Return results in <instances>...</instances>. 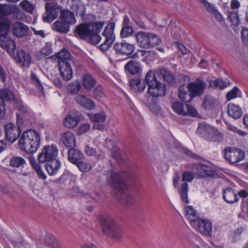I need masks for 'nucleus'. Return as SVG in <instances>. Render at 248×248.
Masks as SVG:
<instances>
[{
	"label": "nucleus",
	"instance_id": "64",
	"mask_svg": "<svg viewBox=\"0 0 248 248\" xmlns=\"http://www.w3.org/2000/svg\"><path fill=\"white\" fill-rule=\"evenodd\" d=\"M243 43L248 45V29H243L241 31Z\"/></svg>",
	"mask_w": 248,
	"mask_h": 248
},
{
	"label": "nucleus",
	"instance_id": "40",
	"mask_svg": "<svg viewBox=\"0 0 248 248\" xmlns=\"http://www.w3.org/2000/svg\"><path fill=\"white\" fill-rule=\"evenodd\" d=\"M230 81L227 79H226L225 80H223L221 79H217L215 80L210 81L209 83V86L215 89L223 90L230 85Z\"/></svg>",
	"mask_w": 248,
	"mask_h": 248
},
{
	"label": "nucleus",
	"instance_id": "22",
	"mask_svg": "<svg viewBox=\"0 0 248 248\" xmlns=\"http://www.w3.org/2000/svg\"><path fill=\"white\" fill-rule=\"evenodd\" d=\"M90 31L88 24H80L75 29V36L82 40H87L89 35L91 33Z\"/></svg>",
	"mask_w": 248,
	"mask_h": 248
},
{
	"label": "nucleus",
	"instance_id": "4",
	"mask_svg": "<svg viewBox=\"0 0 248 248\" xmlns=\"http://www.w3.org/2000/svg\"><path fill=\"white\" fill-rule=\"evenodd\" d=\"M133 174L127 172H115L111 171L110 172L108 184L114 188L120 191L123 190L126 187L125 180L128 178H132Z\"/></svg>",
	"mask_w": 248,
	"mask_h": 248
},
{
	"label": "nucleus",
	"instance_id": "8",
	"mask_svg": "<svg viewBox=\"0 0 248 248\" xmlns=\"http://www.w3.org/2000/svg\"><path fill=\"white\" fill-rule=\"evenodd\" d=\"M206 83L200 78H197L195 81L189 82L187 86L188 92L193 97L201 96L204 93Z\"/></svg>",
	"mask_w": 248,
	"mask_h": 248
},
{
	"label": "nucleus",
	"instance_id": "18",
	"mask_svg": "<svg viewBox=\"0 0 248 248\" xmlns=\"http://www.w3.org/2000/svg\"><path fill=\"white\" fill-rule=\"evenodd\" d=\"M10 30L14 35L20 38L25 36L29 31V27L22 22L16 21L11 23Z\"/></svg>",
	"mask_w": 248,
	"mask_h": 248
},
{
	"label": "nucleus",
	"instance_id": "32",
	"mask_svg": "<svg viewBox=\"0 0 248 248\" xmlns=\"http://www.w3.org/2000/svg\"><path fill=\"white\" fill-rule=\"evenodd\" d=\"M63 144L67 148H72L76 145V138L74 135L71 132L64 133L62 137Z\"/></svg>",
	"mask_w": 248,
	"mask_h": 248
},
{
	"label": "nucleus",
	"instance_id": "41",
	"mask_svg": "<svg viewBox=\"0 0 248 248\" xmlns=\"http://www.w3.org/2000/svg\"><path fill=\"white\" fill-rule=\"evenodd\" d=\"M0 99L5 103V101H11L15 99L14 92L8 89H0Z\"/></svg>",
	"mask_w": 248,
	"mask_h": 248
},
{
	"label": "nucleus",
	"instance_id": "61",
	"mask_svg": "<svg viewBox=\"0 0 248 248\" xmlns=\"http://www.w3.org/2000/svg\"><path fill=\"white\" fill-rule=\"evenodd\" d=\"M239 91L238 88L236 86L234 87L231 91L226 94V99L230 101L237 97V93Z\"/></svg>",
	"mask_w": 248,
	"mask_h": 248
},
{
	"label": "nucleus",
	"instance_id": "48",
	"mask_svg": "<svg viewBox=\"0 0 248 248\" xmlns=\"http://www.w3.org/2000/svg\"><path fill=\"white\" fill-rule=\"evenodd\" d=\"M160 73L163 79L166 82L170 84H173L175 83V78L170 71L166 69L163 68L160 70Z\"/></svg>",
	"mask_w": 248,
	"mask_h": 248
},
{
	"label": "nucleus",
	"instance_id": "47",
	"mask_svg": "<svg viewBox=\"0 0 248 248\" xmlns=\"http://www.w3.org/2000/svg\"><path fill=\"white\" fill-rule=\"evenodd\" d=\"M45 244L49 248H59L60 245L56 239L51 234H47L45 238Z\"/></svg>",
	"mask_w": 248,
	"mask_h": 248
},
{
	"label": "nucleus",
	"instance_id": "7",
	"mask_svg": "<svg viewBox=\"0 0 248 248\" xmlns=\"http://www.w3.org/2000/svg\"><path fill=\"white\" fill-rule=\"evenodd\" d=\"M224 158L231 164L240 162L245 158V153L243 151L232 147L224 149Z\"/></svg>",
	"mask_w": 248,
	"mask_h": 248
},
{
	"label": "nucleus",
	"instance_id": "51",
	"mask_svg": "<svg viewBox=\"0 0 248 248\" xmlns=\"http://www.w3.org/2000/svg\"><path fill=\"white\" fill-rule=\"evenodd\" d=\"M149 48L153 47L161 43L160 39L155 33L149 32Z\"/></svg>",
	"mask_w": 248,
	"mask_h": 248
},
{
	"label": "nucleus",
	"instance_id": "5",
	"mask_svg": "<svg viewBox=\"0 0 248 248\" xmlns=\"http://www.w3.org/2000/svg\"><path fill=\"white\" fill-rule=\"evenodd\" d=\"M115 24L114 22L109 23L105 28L102 32L104 38V42L99 46V48L103 51H107L111 46L115 39L114 33Z\"/></svg>",
	"mask_w": 248,
	"mask_h": 248
},
{
	"label": "nucleus",
	"instance_id": "52",
	"mask_svg": "<svg viewBox=\"0 0 248 248\" xmlns=\"http://www.w3.org/2000/svg\"><path fill=\"white\" fill-rule=\"evenodd\" d=\"M81 88L80 83L78 81L70 83L67 87V91L71 94L77 93Z\"/></svg>",
	"mask_w": 248,
	"mask_h": 248
},
{
	"label": "nucleus",
	"instance_id": "15",
	"mask_svg": "<svg viewBox=\"0 0 248 248\" xmlns=\"http://www.w3.org/2000/svg\"><path fill=\"white\" fill-rule=\"evenodd\" d=\"M193 169L195 170V174L200 178L212 177L215 173L212 167L202 163L195 165Z\"/></svg>",
	"mask_w": 248,
	"mask_h": 248
},
{
	"label": "nucleus",
	"instance_id": "45",
	"mask_svg": "<svg viewBox=\"0 0 248 248\" xmlns=\"http://www.w3.org/2000/svg\"><path fill=\"white\" fill-rule=\"evenodd\" d=\"M222 134L218 130L213 127L209 136L207 137V140L213 142H219L222 140Z\"/></svg>",
	"mask_w": 248,
	"mask_h": 248
},
{
	"label": "nucleus",
	"instance_id": "31",
	"mask_svg": "<svg viewBox=\"0 0 248 248\" xmlns=\"http://www.w3.org/2000/svg\"><path fill=\"white\" fill-rule=\"evenodd\" d=\"M228 114L234 119L240 118L243 114L241 108L238 105L230 103L228 105Z\"/></svg>",
	"mask_w": 248,
	"mask_h": 248
},
{
	"label": "nucleus",
	"instance_id": "10",
	"mask_svg": "<svg viewBox=\"0 0 248 248\" xmlns=\"http://www.w3.org/2000/svg\"><path fill=\"white\" fill-rule=\"evenodd\" d=\"M195 173H192L189 171H185L183 173L182 181L184 182L181 185L180 193L183 201L186 203H188L187 197V192L188 190V184L187 182H191L195 177Z\"/></svg>",
	"mask_w": 248,
	"mask_h": 248
},
{
	"label": "nucleus",
	"instance_id": "21",
	"mask_svg": "<svg viewBox=\"0 0 248 248\" xmlns=\"http://www.w3.org/2000/svg\"><path fill=\"white\" fill-rule=\"evenodd\" d=\"M222 194L223 199L227 203H233L237 202L239 200L237 194L231 187H227L223 189Z\"/></svg>",
	"mask_w": 248,
	"mask_h": 248
},
{
	"label": "nucleus",
	"instance_id": "11",
	"mask_svg": "<svg viewBox=\"0 0 248 248\" xmlns=\"http://www.w3.org/2000/svg\"><path fill=\"white\" fill-rule=\"evenodd\" d=\"M113 48L117 53L129 57L133 53L135 46L134 44L124 41L114 44Z\"/></svg>",
	"mask_w": 248,
	"mask_h": 248
},
{
	"label": "nucleus",
	"instance_id": "23",
	"mask_svg": "<svg viewBox=\"0 0 248 248\" xmlns=\"http://www.w3.org/2000/svg\"><path fill=\"white\" fill-rule=\"evenodd\" d=\"M124 69L127 74L132 75H139L141 72L140 64L134 60L129 61L125 65Z\"/></svg>",
	"mask_w": 248,
	"mask_h": 248
},
{
	"label": "nucleus",
	"instance_id": "53",
	"mask_svg": "<svg viewBox=\"0 0 248 248\" xmlns=\"http://www.w3.org/2000/svg\"><path fill=\"white\" fill-rule=\"evenodd\" d=\"M157 81H158V80L156 79L155 73L153 71L149 70L147 73L145 78L144 82L146 83V84H147L148 86H149L151 84Z\"/></svg>",
	"mask_w": 248,
	"mask_h": 248
},
{
	"label": "nucleus",
	"instance_id": "29",
	"mask_svg": "<svg viewBox=\"0 0 248 248\" xmlns=\"http://www.w3.org/2000/svg\"><path fill=\"white\" fill-rule=\"evenodd\" d=\"M72 2L71 9L76 13L77 16H79L83 19L86 12V7L84 3L80 0H75Z\"/></svg>",
	"mask_w": 248,
	"mask_h": 248
},
{
	"label": "nucleus",
	"instance_id": "39",
	"mask_svg": "<svg viewBox=\"0 0 248 248\" xmlns=\"http://www.w3.org/2000/svg\"><path fill=\"white\" fill-rule=\"evenodd\" d=\"M95 82V79L89 74H86L82 78V85L86 90H91L94 87Z\"/></svg>",
	"mask_w": 248,
	"mask_h": 248
},
{
	"label": "nucleus",
	"instance_id": "60",
	"mask_svg": "<svg viewBox=\"0 0 248 248\" xmlns=\"http://www.w3.org/2000/svg\"><path fill=\"white\" fill-rule=\"evenodd\" d=\"M31 79L32 82L36 86L38 89L42 92L44 90L43 85H42L40 80L37 78V76L33 73H31Z\"/></svg>",
	"mask_w": 248,
	"mask_h": 248
},
{
	"label": "nucleus",
	"instance_id": "12",
	"mask_svg": "<svg viewBox=\"0 0 248 248\" xmlns=\"http://www.w3.org/2000/svg\"><path fill=\"white\" fill-rule=\"evenodd\" d=\"M147 93L150 96L155 98L166 94V87L164 83L158 81L148 87Z\"/></svg>",
	"mask_w": 248,
	"mask_h": 248
},
{
	"label": "nucleus",
	"instance_id": "63",
	"mask_svg": "<svg viewBox=\"0 0 248 248\" xmlns=\"http://www.w3.org/2000/svg\"><path fill=\"white\" fill-rule=\"evenodd\" d=\"M41 52L44 56H48L52 52V49L50 45L47 43L42 48Z\"/></svg>",
	"mask_w": 248,
	"mask_h": 248
},
{
	"label": "nucleus",
	"instance_id": "20",
	"mask_svg": "<svg viewBox=\"0 0 248 248\" xmlns=\"http://www.w3.org/2000/svg\"><path fill=\"white\" fill-rule=\"evenodd\" d=\"M59 67L61 75L64 80L68 81L72 78L73 70L69 62H59Z\"/></svg>",
	"mask_w": 248,
	"mask_h": 248
},
{
	"label": "nucleus",
	"instance_id": "14",
	"mask_svg": "<svg viewBox=\"0 0 248 248\" xmlns=\"http://www.w3.org/2000/svg\"><path fill=\"white\" fill-rule=\"evenodd\" d=\"M16 62L22 67H29L31 62V56L29 52L22 49H17L14 57Z\"/></svg>",
	"mask_w": 248,
	"mask_h": 248
},
{
	"label": "nucleus",
	"instance_id": "19",
	"mask_svg": "<svg viewBox=\"0 0 248 248\" xmlns=\"http://www.w3.org/2000/svg\"><path fill=\"white\" fill-rule=\"evenodd\" d=\"M76 103L87 110H92L95 107V103L87 95L78 94L75 97Z\"/></svg>",
	"mask_w": 248,
	"mask_h": 248
},
{
	"label": "nucleus",
	"instance_id": "55",
	"mask_svg": "<svg viewBox=\"0 0 248 248\" xmlns=\"http://www.w3.org/2000/svg\"><path fill=\"white\" fill-rule=\"evenodd\" d=\"M186 115L184 116H190L192 117H197L198 112L196 109L192 106L186 104Z\"/></svg>",
	"mask_w": 248,
	"mask_h": 248
},
{
	"label": "nucleus",
	"instance_id": "17",
	"mask_svg": "<svg viewBox=\"0 0 248 248\" xmlns=\"http://www.w3.org/2000/svg\"><path fill=\"white\" fill-rule=\"evenodd\" d=\"M131 24V23L129 17L127 15H124L120 33V36L121 38H126L133 36L134 31Z\"/></svg>",
	"mask_w": 248,
	"mask_h": 248
},
{
	"label": "nucleus",
	"instance_id": "9",
	"mask_svg": "<svg viewBox=\"0 0 248 248\" xmlns=\"http://www.w3.org/2000/svg\"><path fill=\"white\" fill-rule=\"evenodd\" d=\"M192 227L201 234L207 236L212 235V223L205 218H200L196 223H193Z\"/></svg>",
	"mask_w": 248,
	"mask_h": 248
},
{
	"label": "nucleus",
	"instance_id": "24",
	"mask_svg": "<svg viewBox=\"0 0 248 248\" xmlns=\"http://www.w3.org/2000/svg\"><path fill=\"white\" fill-rule=\"evenodd\" d=\"M46 162V169L48 174L51 176L56 175L60 168L61 162L56 159Z\"/></svg>",
	"mask_w": 248,
	"mask_h": 248
},
{
	"label": "nucleus",
	"instance_id": "28",
	"mask_svg": "<svg viewBox=\"0 0 248 248\" xmlns=\"http://www.w3.org/2000/svg\"><path fill=\"white\" fill-rule=\"evenodd\" d=\"M129 83L131 90L137 93H142L146 86L144 81L141 82V78L139 77L130 80Z\"/></svg>",
	"mask_w": 248,
	"mask_h": 248
},
{
	"label": "nucleus",
	"instance_id": "34",
	"mask_svg": "<svg viewBox=\"0 0 248 248\" xmlns=\"http://www.w3.org/2000/svg\"><path fill=\"white\" fill-rule=\"evenodd\" d=\"M81 119L80 115L73 114L68 115L65 118L63 124L68 128H73L76 126Z\"/></svg>",
	"mask_w": 248,
	"mask_h": 248
},
{
	"label": "nucleus",
	"instance_id": "33",
	"mask_svg": "<svg viewBox=\"0 0 248 248\" xmlns=\"http://www.w3.org/2000/svg\"><path fill=\"white\" fill-rule=\"evenodd\" d=\"M45 8L46 12L51 14L55 19L57 18L59 13H60V11L62 10L61 9V6L54 2L46 3Z\"/></svg>",
	"mask_w": 248,
	"mask_h": 248
},
{
	"label": "nucleus",
	"instance_id": "36",
	"mask_svg": "<svg viewBox=\"0 0 248 248\" xmlns=\"http://www.w3.org/2000/svg\"><path fill=\"white\" fill-rule=\"evenodd\" d=\"M213 127L209 124L205 123H200L199 124L196 133L201 137L207 140V137L212 131Z\"/></svg>",
	"mask_w": 248,
	"mask_h": 248
},
{
	"label": "nucleus",
	"instance_id": "13",
	"mask_svg": "<svg viewBox=\"0 0 248 248\" xmlns=\"http://www.w3.org/2000/svg\"><path fill=\"white\" fill-rule=\"evenodd\" d=\"M88 115L90 120L94 123L93 126V129L102 130L105 127L104 122L106 120V114L103 112L96 113H89Z\"/></svg>",
	"mask_w": 248,
	"mask_h": 248
},
{
	"label": "nucleus",
	"instance_id": "37",
	"mask_svg": "<svg viewBox=\"0 0 248 248\" xmlns=\"http://www.w3.org/2000/svg\"><path fill=\"white\" fill-rule=\"evenodd\" d=\"M187 87L185 85H181L178 90V94L179 98L182 101L188 102L191 101L193 97L191 96L190 94L187 93Z\"/></svg>",
	"mask_w": 248,
	"mask_h": 248
},
{
	"label": "nucleus",
	"instance_id": "42",
	"mask_svg": "<svg viewBox=\"0 0 248 248\" xmlns=\"http://www.w3.org/2000/svg\"><path fill=\"white\" fill-rule=\"evenodd\" d=\"M155 97L152 96H146L143 100V103L152 110H158L159 106L157 104V100Z\"/></svg>",
	"mask_w": 248,
	"mask_h": 248
},
{
	"label": "nucleus",
	"instance_id": "30",
	"mask_svg": "<svg viewBox=\"0 0 248 248\" xmlns=\"http://www.w3.org/2000/svg\"><path fill=\"white\" fill-rule=\"evenodd\" d=\"M53 25V30L58 33L66 34L70 31V25L60 18L55 21Z\"/></svg>",
	"mask_w": 248,
	"mask_h": 248
},
{
	"label": "nucleus",
	"instance_id": "58",
	"mask_svg": "<svg viewBox=\"0 0 248 248\" xmlns=\"http://www.w3.org/2000/svg\"><path fill=\"white\" fill-rule=\"evenodd\" d=\"M10 11V15H13L15 19L19 20L22 18V12L18 7L11 5Z\"/></svg>",
	"mask_w": 248,
	"mask_h": 248
},
{
	"label": "nucleus",
	"instance_id": "16",
	"mask_svg": "<svg viewBox=\"0 0 248 248\" xmlns=\"http://www.w3.org/2000/svg\"><path fill=\"white\" fill-rule=\"evenodd\" d=\"M4 131L6 140L11 143L14 142L21 134L20 128L17 127L12 123L5 125Z\"/></svg>",
	"mask_w": 248,
	"mask_h": 248
},
{
	"label": "nucleus",
	"instance_id": "62",
	"mask_svg": "<svg viewBox=\"0 0 248 248\" xmlns=\"http://www.w3.org/2000/svg\"><path fill=\"white\" fill-rule=\"evenodd\" d=\"M20 6L24 10L29 12H32L33 7L31 4L27 0H23L19 4Z\"/></svg>",
	"mask_w": 248,
	"mask_h": 248
},
{
	"label": "nucleus",
	"instance_id": "35",
	"mask_svg": "<svg viewBox=\"0 0 248 248\" xmlns=\"http://www.w3.org/2000/svg\"><path fill=\"white\" fill-rule=\"evenodd\" d=\"M186 217L190 221L191 226L193 223H196L200 219L197 212L191 206H187L186 207Z\"/></svg>",
	"mask_w": 248,
	"mask_h": 248
},
{
	"label": "nucleus",
	"instance_id": "3",
	"mask_svg": "<svg viewBox=\"0 0 248 248\" xmlns=\"http://www.w3.org/2000/svg\"><path fill=\"white\" fill-rule=\"evenodd\" d=\"M102 230L104 233L109 234L116 240H120L122 238L123 231L110 217H103L101 219Z\"/></svg>",
	"mask_w": 248,
	"mask_h": 248
},
{
	"label": "nucleus",
	"instance_id": "38",
	"mask_svg": "<svg viewBox=\"0 0 248 248\" xmlns=\"http://www.w3.org/2000/svg\"><path fill=\"white\" fill-rule=\"evenodd\" d=\"M120 201L126 206H130L134 203V200L129 192L125 189L121 190Z\"/></svg>",
	"mask_w": 248,
	"mask_h": 248
},
{
	"label": "nucleus",
	"instance_id": "59",
	"mask_svg": "<svg viewBox=\"0 0 248 248\" xmlns=\"http://www.w3.org/2000/svg\"><path fill=\"white\" fill-rule=\"evenodd\" d=\"M228 18L230 20L232 23V26H237L239 24V18L238 15L236 12L231 13L228 16Z\"/></svg>",
	"mask_w": 248,
	"mask_h": 248
},
{
	"label": "nucleus",
	"instance_id": "6",
	"mask_svg": "<svg viewBox=\"0 0 248 248\" xmlns=\"http://www.w3.org/2000/svg\"><path fill=\"white\" fill-rule=\"evenodd\" d=\"M58 154V149L56 145H46L43 147L41 152L38 156V160L40 163L56 159Z\"/></svg>",
	"mask_w": 248,
	"mask_h": 248
},
{
	"label": "nucleus",
	"instance_id": "54",
	"mask_svg": "<svg viewBox=\"0 0 248 248\" xmlns=\"http://www.w3.org/2000/svg\"><path fill=\"white\" fill-rule=\"evenodd\" d=\"M75 165L78 168L80 171L82 172H88L92 169V165L90 164L84 162L82 160H80L78 163Z\"/></svg>",
	"mask_w": 248,
	"mask_h": 248
},
{
	"label": "nucleus",
	"instance_id": "50",
	"mask_svg": "<svg viewBox=\"0 0 248 248\" xmlns=\"http://www.w3.org/2000/svg\"><path fill=\"white\" fill-rule=\"evenodd\" d=\"M56 56L58 59V62L62 61L69 62L71 58L70 53L65 49L62 50L60 52L57 53Z\"/></svg>",
	"mask_w": 248,
	"mask_h": 248
},
{
	"label": "nucleus",
	"instance_id": "46",
	"mask_svg": "<svg viewBox=\"0 0 248 248\" xmlns=\"http://www.w3.org/2000/svg\"><path fill=\"white\" fill-rule=\"evenodd\" d=\"M88 24L90 30V32H91V33L99 34L105 24V22L97 21Z\"/></svg>",
	"mask_w": 248,
	"mask_h": 248
},
{
	"label": "nucleus",
	"instance_id": "2",
	"mask_svg": "<svg viewBox=\"0 0 248 248\" xmlns=\"http://www.w3.org/2000/svg\"><path fill=\"white\" fill-rule=\"evenodd\" d=\"M11 25V20L0 21V46L8 53H12L16 48L14 41L8 36Z\"/></svg>",
	"mask_w": 248,
	"mask_h": 248
},
{
	"label": "nucleus",
	"instance_id": "26",
	"mask_svg": "<svg viewBox=\"0 0 248 248\" xmlns=\"http://www.w3.org/2000/svg\"><path fill=\"white\" fill-rule=\"evenodd\" d=\"M136 38L140 47L149 48V32L139 31L136 33Z\"/></svg>",
	"mask_w": 248,
	"mask_h": 248
},
{
	"label": "nucleus",
	"instance_id": "56",
	"mask_svg": "<svg viewBox=\"0 0 248 248\" xmlns=\"http://www.w3.org/2000/svg\"><path fill=\"white\" fill-rule=\"evenodd\" d=\"M20 112L23 114L25 119H33V114L26 107L20 106L19 108Z\"/></svg>",
	"mask_w": 248,
	"mask_h": 248
},
{
	"label": "nucleus",
	"instance_id": "49",
	"mask_svg": "<svg viewBox=\"0 0 248 248\" xmlns=\"http://www.w3.org/2000/svg\"><path fill=\"white\" fill-rule=\"evenodd\" d=\"M26 164L25 160L20 156H13L11 158L10 165L14 168H19Z\"/></svg>",
	"mask_w": 248,
	"mask_h": 248
},
{
	"label": "nucleus",
	"instance_id": "44",
	"mask_svg": "<svg viewBox=\"0 0 248 248\" xmlns=\"http://www.w3.org/2000/svg\"><path fill=\"white\" fill-rule=\"evenodd\" d=\"M173 110L177 114L184 116L186 115V104H184L180 102H174L171 106Z\"/></svg>",
	"mask_w": 248,
	"mask_h": 248
},
{
	"label": "nucleus",
	"instance_id": "27",
	"mask_svg": "<svg viewBox=\"0 0 248 248\" xmlns=\"http://www.w3.org/2000/svg\"><path fill=\"white\" fill-rule=\"evenodd\" d=\"M59 18L70 26L76 22L74 13L68 9H62L60 11Z\"/></svg>",
	"mask_w": 248,
	"mask_h": 248
},
{
	"label": "nucleus",
	"instance_id": "1",
	"mask_svg": "<svg viewBox=\"0 0 248 248\" xmlns=\"http://www.w3.org/2000/svg\"><path fill=\"white\" fill-rule=\"evenodd\" d=\"M40 138L39 133L34 130L24 132L18 140L20 149L28 154L34 153L40 146Z\"/></svg>",
	"mask_w": 248,
	"mask_h": 248
},
{
	"label": "nucleus",
	"instance_id": "57",
	"mask_svg": "<svg viewBox=\"0 0 248 248\" xmlns=\"http://www.w3.org/2000/svg\"><path fill=\"white\" fill-rule=\"evenodd\" d=\"M87 39L89 42L93 45L98 44L101 39V36L98 34L91 33L89 35Z\"/></svg>",
	"mask_w": 248,
	"mask_h": 248
},
{
	"label": "nucleus",
	"instance_id": "43",
	"mask_svg": "<svg viewBox=\"0 0 248 248\" xmlns=\"http://www.w3.org/2000/svg\"><path fill=\"white\" fill-rule=\"evenodd\" d=\"M11 5L9 4H2L0 3V21L4 22L6 20H9L7 17L10 15Z\"/></svg>",
	"mask_w": 248,
	"mask_h": 248
},
{
	"label": "nucleus",
	"instance_id": "25",
	"mask_svg": "<svg viewBox=\"0 0 248 248\" xmlns=\"http://www.w3.org/2000/svg\"><path fill=\"white\" fill-rule=\"evenodd\" d=\"M82 153L77 149L73 147L69 149L68 151V159L73 164L78 163L83 158Z\"/></svg>",
	"mask_w": 248,
	"mask_h": 248
}]
</instances>
